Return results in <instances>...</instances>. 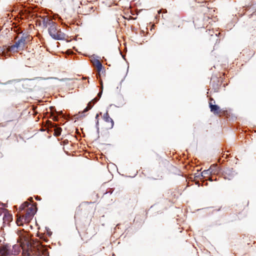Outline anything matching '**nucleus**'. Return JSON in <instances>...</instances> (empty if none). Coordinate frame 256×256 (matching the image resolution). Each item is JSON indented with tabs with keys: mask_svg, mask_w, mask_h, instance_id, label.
Returning a JSON list of instances; mask_svg holds the SVG:
<instances>
[{
	"mask_svg": "<svg viewBox=\"0 0 256 256\" xmlns=\"http://www.w3.org/2000/svg\"><path fill=\"white\" fill-rule=\"evenodd\" d=\"M42 24L44 28H46L48 26H50L51 24H53V22L51 19H50L46 17H44L42 20Z\"/></svg>",
	"mask_w": 256,
	"mask_h": 256,
	"instance_id": "nucleus-6",
	"label": "nucleus"
},
{
	"mask_svg": "<svg viewBox=\"0 0 256 256\" xmlns=\"http://www.w3.org/2000/svg\"><path fill=\"white\" fill-rule=\"evenodd\" d=\"M52 119L54 120V121H56L58 120V116H55L54 114H52Z\"/></svg>",
	"mask_w": 256,
	"mask_h": 256,
	"instance_id": "nucleus-15",
	"label": "nucleus"
},
{
	"mask_svg": "<svg viewBox=\"0 0 256 256\" xmlns=\"http://www.w3.org/2000/svg\"><path fill=\"white\" fill-rule=\"evenodd\" d=\"M100 91L98 93V96H99V98H100L102 95V92H103V84L102 80L100 81Z\"/></svg>",
	"mask_w": 256,
	"mask_h": 256,
	"instance_id": "nucleus-12",
	"label": "nucleus"
},
{
	"mask_svg": "<svg viewBox=\"0 0 256 256\" xmlns=\"http://www.w3.org/2000/svg\"><path fill=\"white\" fill-rule=\"evenodd\" d=\"M28 200L30 201H32V198H30Z\"/></svg>",
	"mask_w": 256,
	"mask_h": 256,
	"instance_id": "nucleus-21",
	"label": "nucleus"
},
{
	"mask_svg": "<svg viewBox=\"0 0 256 256\" xmlns=\"http://www.w3.org/2000/svg\"><path fill=\"white\" fill-rule=\"evenodd\" d=\"M209 180L212 181V180L211 178H209Z\"/></svg>",
	"mask_w": 256,
	"mask_h": 256,
	"instance_id": "nucleus-22",
	"label": "nucleus"
},
{
	"mask_svg": "<svg viewBox=\"0 0 256 256\" xmlns=\"http://www.w3.org/2000/svg\"><path fill=\"white\" fill-rule=\"evenodd\" d=\"M27 212L30 213V214H32V215L34 216V215L36 212V208H34V206H32L28 209Z\"/></svg>",
	"mask_w": 256,
	"mask_h": 256,
	"instance_id": "nucleus-9",
	"label": "nucleus"
},
{
	"mask_svg": "<svg viewBox=\"0 0 256 256\" xmlns=\"http://www.w3.org/2000/svg\"><path fill=\"white\" fill-rule=\"evenodd\" d=\"M209 168H212V173L215 174L218 172L217 166L213 164Z\"/></svg>",
	"mask_w": 256,
	"mask_h": 256,
	"instance_id": "nucleus-11",
	"label": "nucleus"
},
{
	"mask_svg": "<svg viewBox=\"0 0 256 256\" xmlns=\"http://www.w3.org/2000/svg\"><path fill=\"white\" fill-rule=\"evenodd\" d=\"M58 134H60V131L61 130V128H58Z\"/></svg>",
	"mask_w": 256,
	"mask_h": 256,
	"instance_id": "nucleus-19",
	"label": "nucleus"
},
{
	"mask_svg": "<svg viewBox=\"0 0 256 256\" xmlns=\"http://www.w3.org/2000/svg\"><path fill=\"white\" fill-rule=\"evenodd\" d=\"M48 32L50 36L56 40H62V37L56 31V24L53 22V24H51L48 28Z\"/></svg>",
	"mask_w": 256,
	"mask_h": 256,
	"instance_id": "nucleus-1",
	"label": "nucleus"
},
{
	"mask_svg": "<svg viewBox=\"0 0 256 256\" xmlns=\"http://www.w3.org/2000/svg\"><path fill=\"white\" fill-rule=\"evenodd\" d=\"M26 37L22 36L20 40L9 48V50L12 52L16 51L19 48H23L24 46Z\"/></svg>",
	"mask_w": 256,
	"mask_h": 256,
	"instance_id": "nucleus-2",
	"label": "nucleus"
},
{
	"mask_svg": "<svg viewBox=\"0 0 256 256\" xmlns=\"http://www.w3.org/2000/svg\"><path fill=\"white\" fill-rule=\"evenodd\" d=\"M100 98H99V96H98V95L97 96L96 98H94L92 101L94 102V104L96 102H97L99 99Z\"/></svg>",
	"mask_w": 256,
	"mask_h": 256,
	"instance_id": "nucleus-14",
	"label": "nucleus"
},
{
	"mask_svg": "<svg viewBox=\"0 0 256 256\" xmlns=\"http://www.w3.org/2000/svg\"><path fill=\"white\" fill-rule=\"evenodd\" d=\"M98 114H97L96 115V120H98Z\"/></svg>",
	"mask_w": 256,
	"mask_h": 256,
	"instance_id": "nucleus-20",
	"label": "nucleus"
},
{
	"mask_svg": "<svg viewBox=\"0 0 256 256\" xmlns=\"http://www.w3.org/2000/svg\"><path fill=\"white\" fill-rule=\"evenodd\" d=\"M103 119L106 122L110 123V128H113L114 125V120H112V119L111 118H110V116H109L108 110H106V113H105L104 114Z\"/></svg>",
	"mask_w": 256,
	"mask_h": 256,
	"instance_id": "nucleus-4",
	"label": "nucleus"
},
{
	"mask_svg": "<svg viewBox=\"0 0 256 256\" xmlns=\"http://www.w3.org/2000/svg\"><path fill=\"white\" fill-rule=\"evenodd\" d=\"M211 170L212 168H208V170H204L202 172L201 176L204 178L206 177L207 176H209L212 174Z\"/></svg>",
	"mask_w": 256,
	"mask_h": 256,
	"instance_id": "nucleus-7",
	"label": "nucleus"
},
{
	"mask_svg": "<svg viewBox=\"0 0 256 256\" xmlns=\"http://www.w3.org/2000/svg\"><path fill=\"white\" fill-rule=\"evenodd\" d=\"M36 199L38 200H40V198H38V196L36 198Z\"/></svg>",
	"mask_w": 256,
	"mask_h": 256,
	"instance_id": "nucleus-18",
	"label": "nucleus"
},
{
	"mask_svg": "<svg viewBox=\"0 0 256 256\" xmlns=\"http://www.w3.org/2000/svg\"><path fill=\"white\" fill-rule=\"evenodd\" d=\"M95 64L98 68V70L100 72L102 69V65L99 60H96L95 62Z\"/></svg>",
	"mask_w": 256,
	"mask_h": 256,
	"instance_id": "nucleus-8",
	"label": "nucleus"
},
{
	"mask_svg": "<svg viewBox=\"0 0 256 256\" xmlns=\"http://www.w3.org/2000/svg\"><path fill=\"white\" fill-rule=\"evenodd\" d=\"M23 206L24 207V208H26L30 204L27 202H24L22 204Z\"/></svg>",
	"mask_w": 256,
	"mask_h": 256,
	"instance_id": "nucleus-13",
	"label": "nucleus"
},
{
	"mask_svg": "<svg viewBox=\"0 0 256 256\" xmlns=\"http://www.w3.org/2000/svg\"><path fill=\"white\" fill-rule=\"evenodd\" d=\"M94 104V102L92 101L88 102L87 107L85 108L84 112H87L89 110L91 109Z\"/></svg>",
	"mask_w": 256,
	"mask_h": 256,
	"instance_id": "nucleus-10",
	"label": "nucleus"
},
{
	"mask_svg": "<svg viewBox=\"0 0 256 256\" xmlns=\"http://www.w3.org/2000/svg\"><path fill=\"white\" fill-rule=\"evenodd\" d=\"M32 214L26 212L24 216H20L18 218L16 223L18 226H22L24 222H28L32 218Z\"/></svg>",
	"mask_w": 256,
	"mask_h": 256,
	"instance_id": "nucleus-3",
	"label": "nucleus"
},
{
	"mask_svg": "<svg viewBox=\"0 0 256 256\" xmlns=\"http://www.w3.org/2000/svg\"><path fill=\"white\" fill-rule=\"evenodd\" d=\"M98 120H97V122H96V126L98 130Z\"/></svg>",
	"mask_w": 256,
	"mask_h": 256,
	"instance_id": "nucleus-17",
	"label": "nucleus"
},
{
	"mask_svg": "<svg viewBox=\"0 0 256 256\" xmlns=\"http://www.w3.org/2000/svg\"><path fill=\"white\" fill-rule=\"evenodd\" d=\"M210 111L214 114H218L220 112V108L216 104H212V102L209 103Z\"/></svg>",
	"mask_w": 256,
	"mask_h": 256,
	"instance_id": "nucleus-5",
	"label": "nucleus"
},
{
	"mask_svg": "<svg viewBox=\"0 0 256 256\" xmlns=\"http://www.w3.org/2000/svg\"><path fill=\"white\" fill-rule=\"evenodd\" d=\"M20 210H22L24 209V207L22 204H21L20 206Z\"/></svg>",
	"mask_w": 256,
	"mask_h": 256,
	"instance_id": "nucleus-16",
	"label": "nucleus"
}]
</instances>
